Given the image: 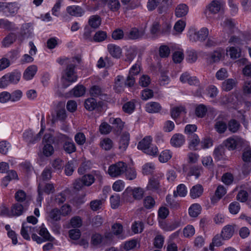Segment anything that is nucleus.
<instances>
[{
    "instance_id": "nucleus-1",
    "label": "nucleus",
    "mask_w": 251,
    "mask_h": 251,
    "mask_svg": "<svg viewBox=\"0 0 251 251\" xmlns=\"http://www.w3.org/2000/svg\"><path fill=\"white\" fill-rule=\"evenodd\" d=\"M78 62L79 59L78 57L72 58H59L57 62L60 65H66V68L64 71L62 79H65L69 82L72 83L76 81L77 76L75 72V68L76 66L75 61Z\"/></svg>"
},
{
    "instance_id": "nucleus-2",
    "label": "nucleus",
    "mask_w": 251,
    "mask_h": 251,
    "mask_svg": "<svg viewBox=\"0 0 251 251\" xmlns=\"http://www.w3.org/2000/svg\"><path fill=\"white\" fill-rule=\"evenodd\" d=\"M61 211L58 208L52 209L49 213L47 221L53 232L56 234L60 233L61 224Z\"/></svg>"
},
{
    "instance_id": "nucleus-3",
    "label": "nucleus",
    "mask_w": 251,
    "mask_h": 251,
    "mask_svg": "<svg viewBox=\"0 0 251 251\" xmlns=\"http://www.w3.org/2000/svg\"><path fill=\"white\" fill-rule=\"evenodd\" d=\"M151 136H146L137 145V148L143 151L145 153L150 155L155 156L158 152V149L156 146L151 145Z\"/></svg>"
},
{
    "instance_id": "nucleus-4",
    "label": "nucleus",
    "mask_w": 251,
    "mask_h": 251,
    "mask_svg": "<svg viewBox=\"0 0 251 251\" xmlns=\"http://www.w3.org/2000/svg\"><path fill=\"white\" fill-rule=\"evenodd\" d=\"M209 35L208 29L203 27L199 31L191 30L188 32L189 40L193 42L197 41L203 42L207 38Z\"/></svg>"
},
{
    "instance_id": "nucleus-5",
    "label": "nucleus",
    "mask_w": 251,
    "mask_h": 251,
    "mask_svg": "<svg viewBox=\"0 0 251 251\" xmlns=\"http://www.w3.org/2000/svg\"><path fill=\"white\" fill-rule=\"evenodd\" d=\"M126 169V163L123 162H118L109 167L108 173L112 177H117L125 173Z\"/></svg>"
},
{
    "instance_id": "nucleus-6",
    "label": "nucleus",
    "mask_w": 251,
    "mask_h": 251,
    "mask_svg": "<svg viewBox=\"0 0 251 251\" xmlns=\"http://www.w3.org/2000/svg\"><path fill=\"white\" fill-rule=\"evenodd\" d=\"M224 5L222 0H213L206 7L204 13L207 17H210V14L218 13Z\"/></svg>"
},
{
    "instance_id": "nucleus-7",
    "label": "nucleus",
    "mask_w": 251,
    "mask_h": 251,
    "mask_svg": "<svg viewBox=\"0 0 251 251\" xmlns=\"http://www.w3.org/2000/svg\"><path fill=\"white\" fill-rule=\"evenodd\" d=\"M244 143L243 139L238 136H233L226 139L224 142V144L229 151H233L237 148L242 147Z\"/></svg>"
},
{
    "instance_id": "nucleus-8",
    "label": "nucleus",
    "mask_w": 251,
    "mask_h": 251,
    "mask_svg": "<svg viewBox=\"0 0 251 251\" xmlns=\"http://www.w3.org/2000/svg\"><path fill=\"white\" fill-rule=\"evenodd\" d=\"M164 177V174L161 173H157L151 177L149 180L147 188L148 190L156 191L160 189V180Z\"/></svg>"
},
{
    "instance_id": "nucleus-9",
    "label": "nucleus",
    "mask_w": 251,
    "mask_h": 251,
    "mask_svg": "<svg viewBox=\"0 0 251 251\" xmlns=\"http://www.w3.org/2000/svg\"><path fill=\"white\" fill-rule=\"evenodd\" d=\"M42 122L43 119L41 121L42 125ZM44 131V128L42 126L40 132L35 135H34L33 132L31 130H26L23 133L24 139L29 144H34L40 140Z\"/></svg>"
},
{
    "instance_id": "nucleus-10",
    "label": "nucleus",
    "mask_w": 251,
    "mask_h": 251,
    "mask_svg": "<svg viewBox=\"0 0 251 251\" xmlns=\"http://www.w3.org/2000/svg\"><path fill=\"white\" fill-rule=\"evenodd\" d=\"M107 235L103 236L99 233H94L91 237V245L95 247L105 246L107 243Z\"/></svg>"
},
{
    "instance_id": "nucleus-11",
    "label": "nucleus",
    "mask_w": 251,
    "mask_h": 251,
    "mask_svg": "<svg viewBox=\"0 0 251 251\" xmlns=\"http://www.w3.org/2000/svg\"><path fill=\"white\" fill-rule=\"evenodd\" d=\"M95 177L96 179H99L100 181L102 179V176L98 171H95L94 176L91 174H88L83 176L82 179L83 181L85 186H89L91 185L95 181Z\"/></svg>"
},
{
    "instance_id": "nucleus-12",
    "label": "nucleus",
    "mask_w": 251,
    "mask_h": 251,
    "mask_svg": "<svg viewBox=\"0 0 251 251\" xmlns=\"http://www.w3.org/2000/svg\"><path fill=\"white\" fill-rule=\"evenodd\" d=\"M144 34V32L143 30L133 27L126 33V40H137L142 38Z\"/></svg>"
},
{
    "instance_id": "nucleus-13",
    "label": "nucleus",
    "mask_w": 251,
    "mask_h": 251,
    "mask_svg": "<svg viewBox=\"0 0 251 251\" xmlns=\"http://www.w3.org/2000/svg\"><path fill=\"white\" fill-rule=\"evenodd\" d=\"M145 108L149 113H157L162 110V106L158 102L150 101L146 104Z\"/></svg>"
},
{
    "instance_id": "nucleus-14",
    "label": "nucleus",
    "mask_w": 251,
    "mask_h": 251,
    "mask_svg": "<svg viewBox=\"0 0 251 251\" xmlns=\"http://www.w3.org/2000/svg\"><path fill=\"white\" fill-rule=\"evenodd\" d=\"M226 149L224 146L220 145L216 147L213 151V155L215 160L220 161L226 159L225 154Z\"/></svg>"
},
{
    "instance_id": "nucleus-15",
    "label": "nucleus",
    "mask_w": 251,
    "mask_h": 251,
    "mask_svg": "<svg viewBox=\"0 0 251 251\" xmlns=\"http://www.w3.org/2000/svg\"><path fill=\"white\" fill-rule=\"evenodd\" d=\"M89 94L93 97H99L100 99H105L106 96L104 94V90L100 86L97 85L91 87L89 89Z\"/></svg>"
},
{
    "instance_id": "nucleus-16",
    "label": "nucleus",
    "mask_w": 251,
    "mask_h": 251,
    "mask_svg": "<svg viewBox=\"0 0 251 251\" xmlns=\"http://www.w3.org/2000/svg\"><path fill=\"white\" fill-rule=\"evenodd\" d=\"M221 25L223 27V30L229 34L232 33L235 28L234 21L231 19H226L221 23Z\"/></svg>"
},
{
    "instance_id": "nucleus-17",
    "label": "nucleus",
    "mask_w": 251,
    "mask_h": 251,
    "mask_svg": "<svg viewBox=\"0 0 251 251\" xmlns=\"http://www.w3.org/2000/svg\"><path fill=\"white\" fill-rule=\"evenodd\" d=\"M66 11L70 15L75 17H81L85 13V10L80 6L72 5L68 6Z\"/></svg>"
},
{
    "instance_id": "nucleus-18",
    "label": "nucleus",
    "mask_w": 251,
    "mask_h": 251,
    "mask_svg": "<svg viewBox=\"0 0 251 251\" xmlns=\"http://www.w3.org/2000/svg\"><path fill=\"white\" fill-rule=\"evenodd\" d=\"M33 28L30 23L25 24L23 25L21 32L22 41L25 38L31 37L33 35Z\"/></svg>"
},
{
    "instance_id": "nucleus-19",
    "label": "nucleus",
    "mask_w": 251,
    "mask_h": 251,
    "mask_svg": "<svg viewBox=\"0 0 251 251\" xmlns=\"http://www.w3.org/2000/svg\"><path fill=\"white\" fill-rule=\"evenodd\" d=\"M109 122L113 125V127L118 134L121 132L124 128L125 123L120 118H110Z\"/></svg>"
},
{
    "instance_id": "nucleus-20",
    "label": "nucleus",
    "mask_w": 251,
    "mask_h": 251,
    "mask_svg": "<svg viewBox=\"0 0 251 251\" xmlns=\"http://www.w3.org/2000/svg\"><path fill=\"white\" fill-rule=\"evenodd\" d=\"M107 50L110 54L116 58H119L122 53V49L118 46L109 44L107 45Z\"/></svg>"
},
{
    "instance_id": "nucleus-21",
    "label": "nucleus",
    "mask_w": 251,
    "mask_h": 251,
    "mask_svg": "<svg viewBox=\"0 0 251 251\" xmlns=\"http://www.w3.org/2000/svg\"><path fill=\"white\" fill-rule=\"evenodd\" d=\"M37 71V67L35 65L28 66L23 74V78L25 80L32 79Z\"/></svg>"
},
{
    "instance_id": "nucleus-22",
    "label": "nucleus",
    "mask_w": 251,
    "mask_h": 251,
    "mask_svg": "<svg viewBox=\"0 0 251 251\" xmlns=\"http://www.w3.org/2000/svg\"><path fill=\"white\" fill-rule=\"evenodd\" d=\"M184 136L179 133L174 134L171 139V145L175 147H180L183 145L185 142Z\"/></svg>"
},
{
    "instance_id": "nucleus-23",
    "label": "nucleus",
    "mask_w": 251,
    "mask_h": 251,
    "mask_svg": "<svg viewBox=\"0 0 251 251\" xmlns=\"http://www.w3.org/2000/svg\"><path fill=\"white\" fill-rule=\"evenodd\" d=\"M18 9V4L16 2L5 3L4 14L6 16L12 15L17 12Z\"/></svg>"
},
{
    "instance_id": "nucleus-24",
    "label": "nucleus",
    "mask_w": 251,
    "mask_h": 251,
    "mask_svg": "<svg viewBox=\"0 0 251 251\" xmlns=\"http://www.w3.org/2000/svg\"><path fill=\"white\" fill-rule=\"evenodd\" d=\"M234 232V227L231 225H226L222 230L221 236L223 240H228L233 236Z\"/></svg>"
},
{
    "instance_id": "nucleus-25",
    "label": "nucleus",
    "mask_w": 251,
    "mask_h": 251,
    "mask_svg": "<svg viewBox=\"0 0 251 251\" xmlns=\"http://www.w3.org/2000/svg\"><path fill=\"white\" fill-rule=\"evenodd\" d=\"M223 50L218 49L215 50L207 58V61L210 64L218 62L221 59L223 54Z\"/></svg>"
},
{
    "instance_id": "nucleus-26",
    "label": "nucleus",
    "mask_w": 251,
    "mask_h": 251,
    "mask_svg": "<svg viewBox=\"0 0 251 251\" xmlns=\"http://www.w3.org/2000/svg\"><path fill=\"white\" fill-rule=\"evenodd\" d=\"M237 83L236 79L228 78L222 82V87L223 90L228 92L235 87Z\"/></svg>"
},
{
    "instance_id": "nucleus-27",
    "label": "nucleus",
    "mask_w": 251,
    "mask_h": 251,
    "mask_svg": "<svg viewBox=\"0 0 251 251\" xmlns=\"http://www.w3.org/2000/svg\"><path fill=\"white\" fill-rule=\"evenodd\" d=\"M228 42L235 46H242L247 43L243 34L240 36H231L229 39Z\"/></svg>"
},
{
    "instance_id": "nucleus-28",
    "label": "nucleus",
    "mask_w": 251,
    "mask_h": 251,
    "mask_svg": "<svg viewBox=\"0 0 251 251\" xmlns=\"http://www.w3.org/2000/svg\"><path fill=\"white\" fill-rule=\"evenodd\" d=\"M203 189L201 184L193 186L190 190V195L192 199L199 198L203 193Z\"/></svg>"
},
{
    "instance_id": "nucleus-29",
    "label": "nucleus",
    "mask_w": 251,
    "mask_h": 251,
    "mask_svg": "<svg viewBox=\"0 0 251 251\" xmlns=\"http://www.w3.org/2000/svg\"><path fill=\"white\" fill-rule=\"evenodd\" d=\"M201 207L198 203L193 204L189 208L188 212L190 217L195 218L198 217L201 213Z\"/></svg>"
},
{
    "instance_id": "nucleus-30",
    "label": "nucleus",
    "mask_w": 251,
    "mask_h": 251,
    "mask_svg": "<svg viewBox=\"0 0 251 251\" xmlns=\"http://www.w3.org/2000/svg\"><path fill=\"white\" fill-rule=\"evenodd\" d=\"M129 141V134L128 132L124 133L119 142V149L125 151L128 146Z\"/></svg>"
},
{
    "instance_id": "nucleus-31",
    "label": "nucleus",
    "mask_w": 251,
    "mask_h": 251,
    "mask_svg": "<svg viewBox=\"0 0 251 251\" xmlns=\"http://www.w3.org/2000/svg\"><path fill=\"white\" fill-rule=\"evenodd\" d=\"M7 74L9 78V81L11 82V84H17L21 77V73L18 71H14Z\"/></svg>"
},
{
    "instance_id": "nucleus-32",
    "label": "nucleus",
    "mask_w": 251,
    "mask_h": 251,
    "mask_svg": "<svg viewBox=\"0 0 251 251\" xmlns=\"http://www.w3.org/2000/svg\"><path fill=\"white\" fill-rule=\"evenodd\" d=\"M189 141V147L191 150H197V146L200 144V140L198 136L193 135L192 136L188 137Z\"/></svg>"
},
{
    "instance_id": "nucleus-33",
    "label": "nucleus",
    "mask_w": 251,
    "mask_h": 251,
    "mask_svg": "<svg viewBox=\"0 0 251 251\" xmlns=\"http://www.w3.org/2000/svg\"><path fill=\"white\" fill-rule=\"evenodd\" d=\"M188 7L185 4H180L176 8L175 14L177 17H182L188 12Z\"/></svg>"
},
{
    "instance_id": "nucleus-34",
    "label": "nucleus",
    "mask_w": 251,
    "mask_h": 251,
    "mask_svg": "<svg viewBox=\"0 0 251 251\" xmlns=\"http://www.w3.org/2000/svg\"><path fill=\"white\" fill-rule=\"evenodd\" d=\"M63 149L68 154H71L76 151L75 144L72 140L65 141L63 145Z\"/></svg>"
},
{
    "instance_id": "nucleus-35",
    "label": "nucleus",
    "mask_w": 251,
    "mask_h": 251,
    "mask_svg": "<svg viewBox=\"0 0 251 251\" xmlns=\"http://www.w3.org/2000/svg\"><path fill=\"white\" fill-rule=\"evenodd\" d=\"M187 194V189L184 184H180L177 186L176 190L174 192V197H184Z\"/></svg>"
},
{
    "instance_id": "nucleus-36",
    "label": "nucleus",
    "mask_w": 251,
    "mask_h": 251,
    "mask_svg": "<svg viewBox=\"0 0 251 251\" xmlns=\"http://www.w3.org/2000/svg\"><path fill=\"white\" fill-rule=\"evenodd\" d=\"M242 159L246 163H251V147L248 146L242 151Z\"/></svg>"
},
{
    "instance_id": "nucleus-37",
    "label": "nucleus",
    "mask_w": 251,
    "mask_h": 251,
    "mask_svg": "<svg viewBox=\"0 0 251 251\" xmlns=\"http://www.w3.org/2000/svg\"><path fill=\"white\" fill-rule=\"evenodd\" d=\"M84 105L85 108L90 111L94 110L98 107V103L93 98L86 99Z\"/></svg>"
},
{
    "instance_id": "nucleus-38",
    "label": "nucleus",
    "mask_w": 251,
    "mask_h": 251,
    "mask_svg": "<svg viewBox=\"0 0 251 251\" xmlns=\"http://www.w3.org/2000/svg\"><path fill=\"white\" fill-rule=\"evenodd\" d=\"M227 126L229 131L232 133H236L239 130L240 125L236 120L231 119L228 121Z\"/></svg>"
},
{
    "instance_id": "nucleus-39",
    "label": "nucleus",
    "mask_w": 251,
    "mask_h": 251,
    "mask_svg": "<svg viewBox=\"0 0 251 251\" xmlns=\"http://www.w3.org/2000/svg\"><path fill=\"white\" fill-rule=\"evenodd\" d=\"M34 227L32 226H26L25 224H23L21 230V234L25 239L29 240H30V237L28 234V232H33L34 231Z\"/></svg>"
},
{
    "instance_id": "nucleus-40",
    "label": "nucleus",
    "mask_w": 251,
    "mask_h": 251,
    "mask_svg": "<svg viewBox=\"0 0 251 251\" xmlns=\"http://www.w3.org/2000/svg\"><path fill=\"white\" fill-rule=\"evenodd\" d=\"M223 240H224L221 236V235L217 234L215 235L213 239L212 243L209 245V250L213 251L214 247H220L223 244Z\"/></svg>"
},
{
    "instance_id": "nucleus-41",
    "label": "nucleus",
    "mask_w": 251,
    "mask_h": 251,
    "mask_svg": "<svg viewBox=\"0 0 251 251\" xmlns=\"http://www.w3.org/2000/svg\"><path fill=\"white\" fill-rule=\"evenodd\" d=\"M100 18L98 15H93L91 16L89 19V25L90 27L96 28L100 25Z\"/></svg>"
},
{
    "instance_id": "nucleus-42",
    "label": "nucleus",
    "mask_w": 251,
    "mask_h": 251,
    "mask_svg": "<svg viewBox=\"0 0 251 251\" xmlns=\"http://www.w3.org/2000/svg\"><path fill=\"white\" fill-rule=\"evenodd\" d=\"M16 39L17 36L15 33H11L9 34L4 38L2 41L3 46L4 47H9L16 41Z\"/></svg>"
},
{
    "instance_id": "nucleus-43",
    "label": "nucleus",
    "mask_w": 251,
    "mask_h": 251,
    "mask_svg": "<svg viewBox=\"0 0 251 251\" xmlns=\"http://www.w3.org/2000/svg\"><path fill=\"white\" fill-rule=\"evenodd\" d=\"M214 128L218 133H224L227 128V124L223 121H217L214 125Z\"/></svg>"
},
{
    "instance_id": "nucleus-44",
    "label": "nucleus",
    "mask_w": 251,
    "mask_h": 251,
    "mask_svg": "<svg viewBox=\"0 0 251 251\" xmlns=\"http://www.w3.org/2000/svg\"><path fill=\"white\" fill-rule=\"evenodd\" d=\"M112 38L115 40H126V34L121 28L115 29L112 33Z\"/></svg>"
},
{
    "instance_id": "nucleus-45",
    "label": "nucleus",
    "mask_w": 251,
    "mask_h": 251,
    "mask_svg": "<svg viewBox=\"0 0 251 251\" xmlns=\"http://www.w3.org/2000/svg\"><path fill=\"white\" fill-rule=\"evenodd\" d=\"M172 156V152L170 150H166L161 152L159 156V160L162 163L167 162Z\"/></svg>"
},
{
    "instance_id": "nucleus-46",
    "label": "nucleus",
    "mask_w": 251,
    "mask_h": 251,
    "mask_svg": "<svg viewBox=\"0 0 251 251\" xmlns=\"http://www.w3.org/2000/svg\"><path fill=\"white\" fill-rule=\"evenodd\" d=\"M155 200L150 196L146 197L143 200V205L146 209H151L155 206Z\"/></svg>"
},
{
    "instance_id": "nucleus-47",
    "label": "nucleus",
    "mask_w": 251,
    "mask_h": 251,
    "mask_svg": "<svg viewBox=\"0 0 251 251\" xmlns=\"http://www.w3.org/2000/svg\"><path fill=\"white\" fill-rule=\"evenodd\" d=\"M100 145L103 150L109 151L113 147V142L110 139L105 138L101 140Z\"/></svg>"
},
{
    "instance_id": "nucleus-48",
    "label": "nucleus",
    "mask_w": 251,
    "mask_h": 251,
    "mask_svg": "<svg viewBox=\"0 0 251 251\" xmlns=\"http://www.w3.org/2000/svg\"><path fill=\"white\" fill-rule=\"evenodd\" d=\"M131 193L134 199L139 200L143 198L144 191L140 187L131 188Z\"/></svg>"
},
{
    "instance_id": "nucleus-49",
    "label": "nucleus",
    "mask_w": 251,
    "mask_h": 251,
    "mask_svg": "<svg viewBox=\"0 0 251 251\" xmlns=\"http://www.w3.org/2000/svg\"><path fill=\"white\" fill-rule=\"evenodd\" d=\"M39 235L42 236L45 240L52 241L54 238L50 235L48 229L43 226L41 227L39 231Z\"/></svg>"
},
{
    "instance_id": "nucleus-50",
    "label": "nucleus",
    "mask_w": 251,
    "mask_h": 251,
    "mask_svg": "<svg viewBox=\"0 0 251 251\" xmlns=\"http://www.w3.org/2000/svg\"><path fill=\"white\" fill-rule=\"evenodd\" d=\"M207 111L206 107L204 105L201 104L196 107L195 114L197 117L202 118L206 115Z\"/></svg>"
},
{
    "instance_id": "nucleus-51",
    "label": "nucleus",
    "mask_w": 251,
    "mask_h": 251,
    "mask_svg": "<svg viewBox=\"0 0 251 251\" xmlns=\"http://www.w3.org/2000/svg\"><path fill=\"white\" fill-rule=\"evenodd\" d=\"M141 99L143 100H147L153 98L154 93L151 89L146 88L141 92Z\"/></svg>"
},
{
    "instance_id": "nucleus-52",
    "label": "nucleus",
    "mask_w": 251,
    "mask_h": 251,
    "mask_svg": "<svg viewBox=\"0 0 251 251\" xmlns=\"http://www.w3.org/2000/svg\"><path fill=\"white\" fill-rule=\"evenodd\" d=\"M112 127L106 122H102L100 126L99 131L101 134H108L112 130Z\"/></svg>"
},
{
    "instance_id": "nucleus-53",
    "label": "nucleus",
    "mask_w": 251,
    "mask_h": 251,
    "mask_svg": "<svg viewBox=\"0 0 251 251\" xmlns=\"http://www.w3.org/2000/svg\"><path fill=\"white\" fill-rule=\"evenodd\" d=\"M66 117V110L65 109H60L57 110L56 116L52 115V121L53 123L57 120H63Z\"/></svg>"
},
{
    "instance_id": "nucleus-54",
    "label": "nucleus",
    "mask_w": 251,
    "mask_h": 251,
    "mask_svg": "<svg viewBox=\"0 0 251 251\" xmlns=\"http://www.w3.org/2000/svg\"><path fill=\"white\" fill-rule=\"evenodd\" d=\"M106 32L103 31H98L94 35L93 40L96 42H101L106 39Z\"/></svg>"
},
{
    "instance_id": "nucleus-55",
    "label": "nucleus",
    "mask_w": 251,
    "mask_h": 251,
    "mask_svg": "<svg viewBox=\"0 0 251 251\" xmlns=\"http://www.w3.org/2000/svg\"><path fill=\"white\" fill-rule=\"evenodd\" d=\"M11 212L14 215L20 216L24 212V207L22 204L16 203L12 207Z\"/></svg>"
},
{
    "instance_id": "nucleus-56",
    "label": "nucleus",
    "mask_w": 251,
    "mask_h": 251,
    "mask_svg": "<svg viewBox=\"0 0 251 251\" xmlns=\"http://www.w3.org/2000/svg\"><path fill=\"white\" fill-rule=\"evenodd\" d=\"M107 3L108 7L113 12L117 11L121 6L119 0H110Z\"/></svg>"
},
{
    "instance_id": "nucleus-57",
    "label": "nucleus",
    "mask_w": 251,
    "mask_h": 251,
    "mask_svg": "<svg viewBox=\"0 0 251 251\" xmlns=\"http://www.w3.org/2000/svg\"><path fill=\"white\" fill-rule=\"evenodd\" d=\"M144 228V224L141 221H135L131 226L132 231L134 233L141 232Z\"/></svg>"
},
{
    "instance_id": "nucleus-58",
    "label": "nucleus",
    "mask_w": 251,
    "mask_h": 251,
    "mask_svg": "<svg viewBox=\"0 0 251 251\" xmlns=\"http://www.w3.org/2000/svg\"><path fill=\"white\" fill-rule=\"evenodd\" d=\"M111 206L113 209H116L120 205V198L118 194L112 195L110 198Z\"/></svg>"
},
{
    "instance_id": "nucleus-59",
    "label": "nucleus",
    "mask_w": 251,
    "mask_h": 251,
    "mask_svg": "<svg viewBox=\"0 0 251 251\" xmlns=\"http://www.w3.org/2000/svg\"><path fill=\"white\" fill-rule=\"evenodd\" d=\"M103 200H96L90 202V205L91 209L93 211H97L102 207Z\"/></svg>"
},
{
    "instance_id": "nucleus-60",
    "label": "nucleus",
    "mask_w": 251,
    "mask_h": 251,
    "mask_svg": "<svg viewBox=\"0 0 251 251\" xmlns=\"http://www.w3.org/2000/svg\"><path fill=\"white\" fill-rule=\"evenodd\" d=\"M85 92V88L82 85H77L72 90L73 95L76 97H79L83 96Z\"/></svg>"
},
{
    "instance_id": "nucleus-61",
    "label": "nucleus",
    "mask_w": 251,
    "mask_h": 251,
    "mask_svg": "<svg viewBox=\"0 0 251 251\" xmlns=\"http://www.w3.org/2000/svg\"><path fill=\"white\" fill-rule=\"evenodd\" d=\"M228 51L230 57L232 59H236L241 56V50L240 49L232 47L229 48Z\"/></svg>"
},
{
    "instance_id": "nucleus-62",
    "label": "nucleus",
    "mask_w": 251,
    "mask_h": 251,
    "mask_svg": "<svg viewBox=\"0 0 251 251\" xmlns=\"http://www.w3.org/2000/svg\"><path fill=\"white\" fill-rule=\"evenodd\" d=\"M228 209L231 214H236L240 209V204L237 201H233L229 204Z\"/></svg>"
},
{
    "instance_id": "nucleus-63",
    "label": "nucleus",
    "mask_w": 251,
    "mask_h": 251,
    "mask_svg": "<svg viewBox=\"0 0 251 251\" xmlns=\"http://www.w3.org/2000/svg\"><path fill=\"white\" fill-rule=\"evenodd\" d=\"M135 109V104L132 101H128L123 106V111L127 113H132Z\"/></svg>"
},
{
    "instance_id": "nucleus-64",
    "label": "nucleus",
    "mask_w": 251,
    "mask_h": 251,
    "mask_svg": "<svg viewBox=\"0 0 251 251\" xmlns=\"http://www.w3.org/2000/svg\"><path fill=\"white\" fill-rule=\"evenodd\" d=\"M159 55L162 58H166L169 56L170 53V49L166 45H161L159 50Z\"/></svg>"
}]
</instances>
